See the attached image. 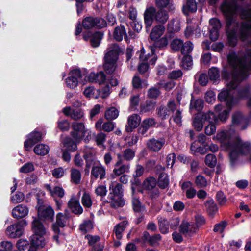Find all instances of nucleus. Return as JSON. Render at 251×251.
I'll return each mask as SVG.
<instances>
[{
    "mask_svg": "<svg viewBox=\"0 0 251 251\" xmlns=\"http://www.w3.org/2000/svg\"><path fill=\"white\" fill-rule=\"evenodd\" d=\"M157 185V180L153 176L147 177L142 183V187L147 191H151L155 188Z\"/></svg>",
    "mask_w": 251,
    "mask_h": 251,
    "instance_id": "nucleus-29",
    "label": "nucleus"
},
{
    "mask_svg": "<svg viewBox=\"0 0 251 251\" xmlns=\"http://www.w3.org/2000/svg\"><path fill=\"white\" fill-rule=\"evenodd\" d=\"M251 86L250 84H247L243 88L239 89L237 93V97L239 100L247 99L250 95Z\"/></svg>",
    "mask_w": 251,
    "mask_h": 251,
    "instance_id": "nucleus-38",
    "label": "nucleus"
},
{
    "mask_svg": "<svg viewBox=\"0 0 251 251\" xmlns=\"http://www.w3.org/2000/svg\"><path fill=\"white\" fill-rule=\"evenodd\" d=\"M169 11L165 9L158 8L153 6L147 7L144 13V24L146 31H148L154 22L158 25H164L168 20Z\"/></svg>",
    "mask_w": 251,
    "mask_h": 251,
    "instance_id": "nucleus-1",
    "label": "nucleus"
},
{
    "mask_svg": "<svg viewBox=\"0 0 251 251\" xmlns=\"http://www.w3.org/2000/svg\"><path fill=\"white\" fill-rule=\"evenodd\" d=\"M156 101L154 100H147L140 105V112L142 113L150 112L153 110L156 106Z\"/></svg>",
    "mask_w": 251,
    "mask_h": 251,
    "instance_id": "nucleus-31",
    "label": "nucleus"
},
{
    "mask_svg": "<svg viewBox=\"0 0 251 251\" xmlns=\"http://www.w3.org/2000/svg\"><path fill=\"white\" fill-rule=\"evenodd\" d=\"M182 59L183 67L186 69H189L193 65V59L191 55L187 54H183Z\"/></svg>",
    "mask_w": 251,
    "mask_h": 251,
    "instance_id": "nucleus-55",
    "label": "nucleus"
},
{
    "mask_svg": "<svg viewBox=\"0 0 251 251\" xmlns=\"http://www.w3.org/2000/svg\"><path fill=\"white\" fill-rule=\"evenodd\" d=\"M195 184L198 188H203L207 185V181L205 177L199 175L196 177Z\"/></svg>",
    "mask_w": 251,
    "mask_h": 251,
    "instance_id": "nucleus-61",
    "label": "nucleus"
},
{
    "mask_svg": "<svg viewBox=\"0 0 251 251\" xmlns=\"http://www.w3.org/2000/svg\"><path fill=\"white\" fill-rule=\"evenodd\" d=\"M94 228L92 221L90 220H85L83 223L80 225L79 229L83 234H86L88 230H92Z\"/></svg>",
    "mask_w": 251,
    "mask_h": 251,
    "instance_id": "nucleus-45",
    "label": "nucleus"
},
{
    "mask_svg": "<svg viewBox=\"0 0 251 251\" xmlns=\"http://www.w3.org/2000/svg\"><path fill=\"white\" fill-rule=\"evenodd\" d=\"M165 28L163 25H155L150 34V38L152 41L158 39L163 34Z\"/></svg>",
    "mask_w": 251,
    "mask_h": 251,
    "instance_id": "nucleus-28",
    "label": "nucleus"
},
{
    "mask_svg": "<svg viewBox=\"0 0 251 251\" xmlns=\"http://www.w3.org/2000/svg\"><path fill=\"white\" fill-rule=\"evenodd\" d=\"M128 224V222L127 221L125 220L121 223L117 224L114 228V232L115 234L116 238L118 239H121L122 233L124 231L126 226Z\"/></svg>",
    "mask_w": 251,
    "mask_h": 251,
    "instance_id": "nucleus-37",
    "label": "nucleus"
},
{
    "mask_svg": "<svg viewBox=\"0 0 251 251\" xmlns=\"http://www.w3.org/2000/svg\"><path fill=\"white\" fill-rule=\"evenodd\" d=\"M63 146L66 150L71 152H74L77 149V144L72 138L70 137L66 138L63 141Z\"/></svg>",
    "mask_w": 251,
    "mask_h": 251,
    "instance_id": "nucleus-41",
    "label": "nucleus"
},
{
    "mask_svg": "<svg viewBox=\"0 0 251 251\" xmlns=\"http://www.w3.org/2000/svg\"><path fill=\"white\" fill-rule=\"evenodd\" d=\"M73 130L71 132V135L73 139L79 142L84 140L86 143L91 138V133L85 127L83 122H74L71 126Z\"/></svg>",
    "mask_w": 251,
    "mask_h": 251,
    "instance_id": "nucleus-3",
    "label": "nucleus"
},
{
    "mask_svg": "<svg viewBox=\"0 0 251 251\" xmlns=\"http://www.w3.org/2000/svg\"><path fill=\"white\" fill-rule=\"evenodd\" d=\"M201 118L204 121L208 122L209 124H216L218 122L217 116L211 111L203 114Z\"/></svg>",
    "mask_w": 251,
    "mask_h": 251,
    "instance_id": "nucleus-42",
    "label": "nucleus"
},
{
    "mask_svg": "<svg viewBox=\"0 0 251 251\" xmlns=\"http://www.w3.org/2000/svg\"><path fill=\"white\" fill-rule=\"evenodd\" d=\"M108 198L111 200L110 205L112 208L117 209L122 207L125 204V201L123 197L114 196V197H108Z\"/></svg>",
    "mask_w": 251,
    "mask_h": 251,
    "instance_id": "nucleus-35",
    "label": "nucleus"
},
{
    "mask_svg": "<svg viewBox=\"0 0 251 251\" xmlns=\"http://www.w3.org/2000/svg\"><path fill=\"white\" fill-rule=\"evenodd\" d=\"M88 80L90 82H95L101 84L105 82L106 75L103 71H100L96 74L92 72L89 75Z\"/></svg>",
    "mask_w": 251,
    "mask_h": 251,
    "instance_id": "nucleus-22",
    "label": "nucleus"
},
{
    "mask_svg": "<svg viewBox=\"0 0 251 251\" xmlns=\"http://www.w3.org/2000/svg\"><path fill=\"white\" fill-rule=\"evenodd\" d=\"M205 164L209 167L213 168L215 167L217 163V158L215 155L213 154L206 155L204 160Z\"/></svg>",
    "mask_w": 251,
    "mask_h": 251,
    "instance_id": "nucleus-53",
    "label": "nucleus"
},
{
    "mask_svg": "<svg viewBox=\"0 0 251 251\" xmlns=\"http://www.w3.org/2000/svg\"><path fill=\"white\" fill-rule=\"evenodd\" d=\"M202 119L201 117L196 116L193 120V126L197 131H200L203 128Z\"/></svg>",
    "mask_w": 251,
    "mask_h": 251,
    "instance_id": "nucleus-60",
    "label": "nucleus"
},
{
    "mask_svg": "<svg viewBox=\"0 0 251 251\" xmlns=\"http://www.w3.org/2000/svg\"><path fill=\"white\" fill-rule=\"evenodd\" d=\"M109 190L111 192L108 195V197H114V196L123 197V185L120 183L115 184L111 183L109 185Z\"/></svg>",
    "mask_w": 251,
    "mask_h": 251,
    "instance_id": "nucleus-27",
    "label": "nucleus"
},
{
    "mask_svg": "<svg viewBox=\"0 0 251 251\" xmlns=\"http://www.w3.org/2000/svg\"><path fill=\"white\" fill-rule=\"evenodd\" d=\"M33 151L37 155L43 156L48 153L49 148L48 145L39 144L35 146Z\"/></svg>",
    "mask_w": 251,
    "mask_h": 251,
    "instance_id": "nucleus-44",
    "label": "nucleus"
},
{
    "mask_svg": "<svg viewBox=\"0 0 251 251\" xmlns=\"http://www.w3.org/2000/svg\"><path fill=\"white\" fill-rule=\"evenodd\" d=\"M183 46V41L178 38L173 39L170 44L171 48L174 51H181Z\"/></svg>",
    "mask_w": 251,
    "mask_h": 251,
    "instance_id": "nucleus-49",
    "label": "nucleus"
},
{
    "mask_svg": "<svg viewBox=\"0 0 251 251\" xmlns=\"http://www.w3.org/2000/svg\"><path fill=\"white\" fill-rule=\"evenodd\" d=\"M122 50L117 44H114L111 50L104 55L103 69L107 74L112 75L115 71L116 63Z\"/></svg>",
    "mask_w": 251,
    "mask_h": 251,
    "instance_id": "nucleus-2",
    "label": "nucleus"
},
{
    "mask_svg": "<svg viewBox=\"0 0 251 251\" xmlns=\"http://www.w3.org/2000/svg\"><path fill=\"white\" fill-rule=\"evenodd\" d=\"M165 143L164 140L163 141L156 140L154 138L150 139L148 142V147L151 151H158L163 147Z\"/></svg>",
    "mask_w": 251,
    "mask_h": 251,
    "instance_id": "nucleus-34",
    "label": "nucleus"
},
{
    "mask_svg": "<svg viewBox=\"0 0 251 251\" xmlns=\"http://www.w3.org/2000/svg\"><path fill=\"white\" fill-rule=\"evenodd\" d=\"M30 243L34 242L36 244L39 245V248L41 249L43 248L46 244V240L44 235H32L30 237Z\"/></svg>",
    "mask_w": 251,
    "mask_h": 251,
    "instance_id": "nucleus-43",
    "label": "nucleus"
},
{
    "mask_svg": "<svg viewBox=\"0 0 251 251\" xmlns=\"http://www.w3.org/2000/svg\"><path fill=\"white\" fill-rule=\"evenodd\" d=\"M169 184V179L168 175L164 172L161 173L158 178V186L161 189H164L168 187Z\"/></svg>",
    "mask_w": 251,
    "mask_h": 251,
    "instance_id": "nucleus-36",
    "label": "nucleus"
},
{
    "mask_svg": "<svg viewBox=\"0 0 251 251\" xmlns=\"http://www.w3.org/2000/svg\"><path fill=\"white\" fill-rule=\"evenodd\" d=\"M160 91L158 88L156 87H151L150 88L147 92V96L149 98L156 99L159 97Z\"/></svg>",
    "mask_w": 251,
    "mask_h": 251,
    "instance_id": "nucleus-64",
    "label": "nucleus"
},
{
    "mask_svg": "<svg viewBox=\"0 0 251 251\" xmlns=\"http://www.w3.org/2000/svg\"><path fill=\"white\" fill-rule=\"evenodd\" d=\"M132 205L133 211L136 213H139L142 211V204L139 199L133 198Z\"/></svg>",
    "mask_w": 251,
    "mask_h": 251,
    "instance_id": "nucleus-63",
    "label": "nucleus"
},
{
    "mask_svg": "<svg viewBox=\"0 0 251 251\" xmlns=\"http://www.w3.org/2000/svg\"><path fill=\"white\" fill-rule=\"evenodd\" d=\"M241 12V15L244 16L246 18H248L247 20H251V8L245 9L242 6L239 5V7L235 9L232 14H236L237 12Z\"/></svg>",
    "mask_w": 251,
    "mask_h": 251,
    "instance_id": "nucleus-52",
    "label": "nucleus"
},
{
    "mask_svg": "<svg viewBox=\"0 0 251 251\" xmlns=\"http://www.w3.org/2000/svg\"><path fill=\"white\" fill-rule=\"evenodd\" d=\"M82 24L85 29H90L93 27L100 29L107 26V22L100 17L87 16L83 19Z\"/></svg>",
    "mask_w": 251,
    "mask_h": 251,
    "instance_id": "nucleus-6",
    "label": "nucleus"
},
{
    "mask_svg": "<svg viewBox=\"0 0 251 251\" xmlns=\"http://www.w3.org/2000/svg\"><path fill=\"white\" fill-rule=\"evenodd\" d=\"M205 206L208 215L211 217H213L218 211L217 204L213 199H211L205 201Z\"/></svg>",
    "mask_w": 251,
    "mask_h": 251,
    "instance_id": "nucleus-30",
    "label": "nucleus"
},
{
    "mask_svg": "<svg viewBox=\"0 0 251 251\" xmlns=\"http://www.w3.org/2000/svg\"><path fill=\"white\" fill-rule=\"evenodd\" d=\"M123 37L126 41L127 40L128 37L124 25H120L116 27L113 32L114 39L117 41L120 42L123 40Z\"/></svg>",
    "mask_w": 251,
    "mask_h": 251,
    "instance_id": "nucleus-24",
    "label": "nucleus"
},
{
    "mask_svg": "<svg viewBox=\"0 0 251 251\" xmlns=\"http://www.w3.org/2000/svg\"><path fill=\"white\" fill-rule=\"evenodd\" d=\"M225 148L226 150H231L229 153L230 163L231 166H234L239 157V156L241 155L240 152L237 148Z\"/></svg>",
    "mask_w": 251,
    "mask_h": 251,
    "instance_id": "nucleus-39",
    "label": "nucleus"
},
{
    "mask_svg": "<svg viewBox=\"0 0 251 251\" xmlns=\"http://www.w3.org/2000/svg\"><path fill=\"white\" fill-rule=\"evenodd\" d=\"M169 222L166 219L158 220L159 230L162 234H166L169 232Z\"/></svg>",
    "mask_w": 251,
    "mask_h": 251,
    "instance_id": "nucleus-46",
    "label": "nucleus"
},
{
    "mask_svg": "<svg viewBox=\"0 0 251 251\" xmlns=\"http://www.w3.org/2000/svg\"><path fill=\"white\" fill-rule=\"evenodd\" d=\"M157 115L162 121L166 119L167 117L169 116L170 113L168 112V108H166V106L161 105L158 107L156 110Z\"/></svg>",
    "mask_w": 251,
    "mask_h": 251,
    "instance_id": "nucleus-48",
    "label": "nucleus"
},
{
    "mask_svg": "<svg viewBox=\"0 0 251 251\" xmlns=\"http://www.w3.org/2000/svg\"><path fill=\"white\" fill-rule=\"evenodd\" d=\"M28 208L26 206L19 204L13 209L12 215L16 219L22 218L28 214Z\"/></svg>",
    "mask_w": 251,
    "mask_h": 251,
    "instance_id": "nucleus-20",
    "label": "nucleus"
},
{
    "mask_svg": "<svg viewBox=\"0 0 251 251\" xmlns=\"http://www.w3.org/2000/svg\"><path fill=\"white\" fill-rule=\"evenodd\" d=\"M234 100V99L232 98L231 100L222 101L225 102L226 107V109H225L222 112L219 113L218 116L217 117L218 120H220L222 122L226 121V120L228 118L229 113L231 110L232 107L238 104V103H237V102H236L234 100Z\"/></svg>",
    "mask_w": 251,
    "mask_h": 251,
    "instance_id": "nucleus-17",
    "label": "nucleus"
},
{
    "mask_svg": "<svg viewBox=\"0 0 251 251\" xmlns=\"http://www.w3.org/2000/svg\"><path fill=\"white\" fill-rule=\"evenodd\" d=\"M162 236L159 233L151 235L148 231H144L140 237L135 238L133 241L136 244H140L142 247H146L147 245L155 247L159 245Z\"/></svg>",
    "mask_w": 251,
    "mask_h": 251,
    "instance_id": "nucleus-4",
    "label": "nucleus"
},
{
    "mask_svg": "<svg viewBox=\"0 0 251 251\" xmlns=\"http://www.w3.org/2000/svg\"><path fill=\"white\" fill-rule=\"evenodd\" d=\"M193 44L190 41H186L183 43V46L181 50V53L182 54L190 53L193 50Z\"/></svg>",
    "mask_w": 251,
    "mask_h": 251,
    "instance_id": "nucleus-58",
    "label": "nucleus"
},
{
    "mask_svg": "<svg viewBox=\"0 0 251 251\" xmlns=\"http://www.w3.org/2000/svg\"><path fill=\"white\" fill-rule=\"evenodd\" d=\"M119 111L115 107H111L105 112V118L108 120H113L117 118Z\"/></svg>",
    "mask_w": 251,
    "mask_h": 251,
    "instance_id": "nucleus-47",
    "label": "nucleus"
},
{
    "mask_svg": "<svg viewBox=\"0 0 251 251\" xmlns=\"http://www.w3.org/2000/svg\"><path fill=\"white\" fill-rule=\"evenodd\" d=\"M232 76L234 77L240 83L248 78L249 75L248 73L244 70L239 68L237 70H234L232 72Z\"/></svg>",
    "mask_w": 251,
    "mask_h": 251,
    "instance_id": "nucleus-33",
    "label": "nucleus"
},
{
    "mask_svg": "<svg viewBox=\"0 0 251 251\" xmlns=\"http://www.w3.org/2000/svg\"><path fill=\"white\" fill-rule=\"evenodd\" d=\"M239 82L236 79H234L233 76H232L231 80L226 85V88H224L218 94V100L220 102L223 101L231 100L233 98L234 99L233 100L235 102H237V103L239 104V100L237 98H236L231 93L232 90H235L239 84Z\"/></svg>",
    "mask_w": 251,
    "mask_h": 251,
    "instance_id": "nucleus-5",
    "label": "nucleus"
},
{
    "mask_svg": "<svg viewBox=\"0 0 251 251\" xmlns=\"http://www.w3.org/2000/svg\"><path fill=\"white\" fill-rule=\"evenodd\" d=\"M84 116L83 111L81 109H73L71 118L75 121L82 118Z\"/></svg>",
    "mask_w": 251,
    "mask_h": 251,
    "instance_id": "nucleus-62",
    "label": "nucleus"
},
{
    "mask_svg": "<svg viewBox=\"0 0 251 251\" xmlns=\"http://www.w3.org/2000/svg\"><path fill=\"white\" fill-rule=\"evenodd\" d=\"M197 8L195 0H187L186 5L183 6L182 11L184 14L187 15L189 13L196 12Z\"/></svg>",
    "mask_w": 251,
    "mask_h": 251,
    "instance_id": "nucleus-32",
    "label": "nucleus"
},
{
    "mask_svg": "<svg viewBox=\"0 0 251 251\" xmlns=\"http://www.w3.org/2000/svg\"><path fill=\"white\" fill-rule=\"evenodd\" d=\"M81 203L84 207L87 208H89L92 206V201L88 193H84L81 198Z\"/></svg>",
    "mask_w": 251,
    "mask_h": 251,
    "instance_id": "nucleus-57",
    "label": "nucleus"
},
{
    "mask_svg": "<svg viewBox=\"0 0 251 251\" xmlns=\"http://www.w3.org/2000/svg\"><path fill=\"white\" fill-rule=\"evenodd\" d=\"M28 139L24 142V148L25 151H30L32 147L42 140V134L41 132L34 130L27 135Z\"/></svg>",
    "mask_w": 251,
    "mask_h": 251,
    "instance_id": "nucleus-11",
    "label": "nucleus"
},
{
    "mask_svg": "<svg viewBox=\"0 0 251 251\" xmlns=\"http://www.w3.org/2000/svg\"><path fill=\"white\" fill-rule=\"evenodd\" d=\"M223 145L226 148H237L241 155H245L246 153H249L251 151V145L248 141L242 142L240 138H238L235 141H227L223 143Z\"/></svg>",
    "mask_w": 251,
    "mask_h": 251,
    "instance_id": "nucleus-8",
    "label": "nucleus"
},
{
    "mask_svg": "<svg viewBox=\"0 0 251 251\" xmlns=\"http://www.w3.org/2000/svg\"><path fill=\"white\" fill-rule=\"evenodd\" d=\"M105 169L101 164L98 166L93 165L91 173V179L94 178L97 179L100 177V179L102 180L105 178Z\"/></svg>",
    "mask_w": 251,
    "mask_h": 251,
    "instance_id": "nucleus-19",
    "label": "nucleus"
},
{
    "mask_svg": "<svg viewBox=\"0 0 251 251\" xmlns=\"http://www.w3.org/2000/svg\"><path fill=\"white\" fill-rule=\"evenodd\" d=\"M153 43L152 46H150V48L151 49V54L148 53L147 55H146L143 60H147L150 56L155 54V49L159 48V49H163L166 47L168 44V38L166 37H163L162 38H159L158 39L153 40Z\"/></svg>",
    "mask_w": 251,
    "mask_h": 251,
    "instance_id": "nucleus-15",
    "label": "nucleus"
},
{
    "mask_svg": "<svg viewBox=\"0 0 251 251\" xmlns=\"http://www.w3.org/2000/svg\"><path fill=\"white\" fill-rule=\"evenodd\" d=\"M209 24L212 26L209 28V38L212 41H216L219 36V29L221 27V23L217 18H211L209 20Z\"/></svg>",
    "mask_w": 251,
    "mask_h": 251,
    "instance_id": "nucleus-13",
    "label": "nucleus"
},
{
    "mask_svg": "<svg viewBox=\"0 0 251 251\" xmlns=\"http://www.w3.org/2000/svg\"><path fill=\"white\" fill-rule=\"evenodd\" d=\"M239 34L242 41H246L251 37V20L241 22L239 29Z\"/></svg>",
    "mask_w": 251,
    "mask_h": 251,
    "instance_id": "nucleus-14",
    "label": "nucleus"
},
{
    "mask_svg": "<svg viewBox=\"0 0 251 251\" xmlns=\"http://www.w3.org/2000/svg\"><path fill=\"white\" fill-rule=\"evenodd\" d=\"M227 36V44L229 47H235L238 43V37L237 31L235 28H232L231 30L226 31Z\"/></svg>",
    "mask_w": 251,
    "mask_h": 251,
    "instance_id": "nucleus-26",
    "label": "nucleus"
},
{
    "mask_svg": "<svg viewBox=\"0 0 251 251\" xmlns=\"http://www.w3.org/2000/svg\"><path fill=\"white\" fill-rule=\"evenodd\" d=\"M141 122V117L136 114L129 116L127 124L126 126V131L127 132H132L133 130L139 126Z\"/></svg>",
    "mask_w": 251,
    "mask_h": 251,
    "instance_id": "nucleus-16",
    "label": "nucleus"
},
{
    "mask_svg": "<svg viewBox=\"0 0 251 251\" xmlns=\"http://www.w3.org/2000/svg\"><path fill=\"white\" fill-rule=\"evenodd\" d=\"M27 224L25 219L19 221L14 224L11 225L7 228L5 233L6 235L12 238L20 237L24 232V227Z\"/></svg>",
    "mask_w": 251,
    "mask_h": 251,
    "instance_id": "nucleus-7",
    "label": "nucleus"
},
{
    "mask_svg": "<svg viewBox=\"0 0 251 251\" xmlns=\"http://www.w3.org/2000/svg\"><path fill=\"white\" fill-rule=\"evenodd\" d=\"M194 100V96H192L191 99L190 103L189 105L190 110L195 109L198 111H201L204 106V101L201 99H198L195 101Z\"/></svg>",
    "mask_w": 251,
    "mask_h": 251,
    "instance_id": "nucleus-40",
    "label": "nucleus"
},
{
    "mask_svg": "<svg viewBox=\"0 0 251 251\" xmlns=\"http://www.w3.org/2000/svg\"><path fill=\"white\" fill-rule=\"evenodd\" d=\"M57 127L62 131H67L70 129V124L67 120H59L57 122Z\"/></svg>",
    "mask_w": 251,
    "mask_h": 251,
    "instance_id": "nucleus-56",
    "label": "nucleus"
},
{
    "mask_svg": "<svg viewBox=\"0 0 251 251\" xmlns=\"http://www.w3.org/2000/svg\"><path fill=\"white\" fill-rule=\"evenodd\" d=\"M71 181L75 184L80 183L81 175L80 172L76 169H72L71 171Z\"/></svg>",
    "mask_w": 251,
    "mask_h": 251,
    "instance_id": "nucleus-50",
    "label": "nucleus"
},
{
    "mask_svg": "<svg viewBox=\"0 0 251 251\" xmlns=\"http://www.w3.org/2000/svg\"><path fill=\"white\" fill-rule=\"evenodd\" d=\"M155 5L158 8L167 9L170 12H174L175 7L171 0H155Z\"/></svg>",
    "mask_w": 251,
    "mask_h": 251,
    "instance_id": "nucleus-25",
    "label": "nucleus"
},
{
    "mask_svg": "<svg viewBox=\"0 0 251 251\" xmlns=\"http://www.w3.org/2000/svg\"><path fill=\"white\" fill-rule=\"evenodd\" d=\"M226 15V31L231 30L232 25L235 22L236 20L233 18V15L235 14H224Z\"/></svg>",
    "mask_w": 251,
    "mask_h": 251,
    "instance_id": "nucleus-54",
    "label": "nucleus"
},
{
    "mask_svg": "<svg viewBox=\"0 0 251 251\" xmlns=\"http://www.w3.org/2000/svg\"><path fill=\"white\" fill-rule=\"evenodd\" d=\"M32 231L33 235H45L46 234V229L43 224L39 219H35L32 222Z\"/></svg>",
    "mask_w": 251,
    "mask_h": 251,
    "instance_id": "nucleus-21",
    "label": "nucleus"
},
{
    "mask_svg": "<svg viewBox=\"0 0 251 251\" xmlns=\"http://www.w3.org/2000/svg\"><path fill=\"white\" fill-rule=\"evenodd\" d=\"M82 35L84 40L89 41L93 48H97L100 46L103 37V33L99 31L94 32L88 31L83 33Z\"/></svg>",
    "mask_w": 251,
    "mask_h": 251,
    "instance_id": "nucleus-9",
    "label": "nucleus"
},
{
    "mask_svg": "<svg viewBox=\"0 0 251 251\" xmlns=\"http://www.w3.org/2000/svg\"><path fill=\"white\" fill-rule=\"evenodd\" d=\"M68 206L71 210L72 212L75 215H79L83 213V208L78 200L71 198L68 201Z\"/></svg>",
    "mask_w": 251,
    "mask_h": 251,
    "instance_id": "nucleus-23",
    "label": "nucleus"
},
{
    "mask_svg": "<svg viewBox=\"0 0 251 251\" xmlns=\"http://www.w3.org/2000/svg\"><path fill=\"white\" fill-rule=\"evenodd\" d=\"M78 82L77 77L75 76H70L66 79V83L67 87L71 89H74L76 87L78 84Z\"/></svg>",
    "mask_w": 251,
    "mask_h": 251,
    "instance_id": "nucleus-59",
    "label": "nucleus"
},
{
    "mask_svg": "<svg viewBox=\"0 0 251 251\" xmlns=\"http://www.w3.org/2000/svg\"><path fill=\"white\" fill-rule=\"evenodd\" d=\"M227 62L229 66L234 70H237L239 65L242 64V59L237 55L235 51L230 52L227 56Z\"/></svg>",
    "mask_w": 251,
    "mask_h": 251,
    "instance_id": "nucleus-18",
    "label": "nucleus"
},
{
    "mask_svg": "<svg viewBox=\"0 0 251 251\" xmlns=\"http://www.w3.org/2000/svg\"><path fill=\"white\" fill-rule=\"evenodd\" d=\"M179 231L185 237H192L198 232V227L193 222L183 220L179 225Z\"/></svg>",
    "mask_w": 251,
    "mask_h": 251,
    "instance_id": "nucleus-10",
    "label": "nucleus"
},
{
    "mask_svg": "<svg viewBox=\"0 0 251 251\" xmlns=\"http://www.w3.org/2000/svg\"><path fill=\"white\" fill-rule=\"evenodd\" d=\"M208 75L211 80L216 81L219 80L220 75L219 69L217 67H211L208 71Z\"/></svg>",
    "mask_w": 251,
    "mask_h": 251,
    "instance_id": "nucleus-51",
    "label": "nucleus"
},
{
    "mask_svg": "<svg viewBox=\"0 0 251 251\" xmlns=\"http://www.w3.org/2000/svg\"><path fill=\"white\" fill-rule=\"evenodd\" d=\"M37 212L39 220L49 222L54 221V211L51 206H47L44 208L40 207L38 208Z\"/></svg>",
    "mask_w": 251,
    "mask_h": 251,
    "instance_id": "nucleus-12",
    "label": "nucleus"
}]
</instances>
